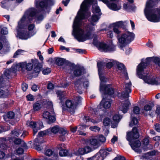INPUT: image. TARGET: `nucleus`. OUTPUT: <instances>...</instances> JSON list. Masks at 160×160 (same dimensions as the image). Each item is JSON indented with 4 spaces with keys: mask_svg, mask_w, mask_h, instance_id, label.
Masks as SVG:
<instances>
[{
    "mask_svg": "<svg viewBox=\"0 0 160 160\" xmlns=\"http://www.w3.org/2000/svg\"><path fill=\"white\" fill-rule=\"evenodd\" d=\"M117 68L119 70L121 71V75L125 78L124 90L121 93H118L116 91H115L113 88H111V97L114 98L118 95L122 100H124L125 103L121 104L119 107V109L123 113H125L127 112L130 104V102L128 101V98L129 94L132 91V84L131 81L128 79V73L124 65L118 62Z\"/></svg>",
    "mask_w": 160,
    "mask_h": 160,
    "instance_id": "1",
    "label": "nucleus"
},
{
    "mask_svg": "<svg viewBox=\"0 0 160 160\" xmlns=\"http://www.w3.org/2000/svg\"><path fill=\"white\" fill-rule=\"evenodd\" d=\"M90 14L89 11H79L74 21L73 28L75 37L79 42L90 39L91 32L94 30V27L90 24L85 25L83 30L80 28L81 20L89 17Z\"/></svg>",
    "mask_w": 160,
    "mask_h": 160,
    "instance_id": "2",
    "label": "nucleus"
},
{
    "mask_svg": "<svg viewBox=\"0 0 160 160\" xmlns=\"http://www.w3.org/2000/svg\"><path fill=\"white\" fill-rule=\"evenodd\" d=\"M127 21H119L112 24L113 30L118 35L117 45L121 50H124L123 48L133 41L135 34L128 31L126 28Z\"/></svg>",
    "mask_w": 160,
    "mask_h": 160,
    "instance_id": "3",
    "label": "nucleus"
},
{
    "mask_svg": "<svg viewBox=\"0 0 160 160\" xmlns=\"http://www.w3.org/2000/svg\"><path fill=\"white\" fill-rule=\"evenodd\" d=\"M156 57H151L146 58L145 61H142L137 66V74L139 78L142 79L145 83L149 84L158 85L160 83V79L158 78L150 76L146 67L152 62H154Z\"/></svg>",
    "mask_w": 160,
    "mask_h": 160,
    "instance_id": "4",
    "label": "nucleus"
},
{
    "mask_svg": "<svg viewBox=\"0 0 160 160\" xmlns=\"http://www.w3.org/2000/svg\"><path fill=\"white\" fill-rule=\"evenodd\" d=\"M33 18L41 21L43 19V16L39 11H27L18 22V28L20 29L25 28Z\"/></svg>",
    "mask_w": 160,
    "mask_h": 160,
    "instance_id": "5",
    "label": "nucleus"
},
{
    "mask_svg": "<svg viewBox=\"0 0 160 160\" xmlns=\"http://www.w3.org/2000/svg\"><path fill=\"white\" fill-rule=\"evenodd\" d=\"M139 136L137 128L136 127H135L132 128V131L127 133V139L129 141V144L135 152L140 153V152L138 151V148L141 145L140 141L137 140L134 143L132 142V140L138 138Z\"/></svg>",
    "mask_w": 160,
    "mask_h": 160,
    "instance_id": "6",
    "label": "nucleus"
},
{
    "mask_svg": "<svg viewBox=\"0 0 160 160\" xmlns=\"http://www.w3.org/2000/svg\"><path fill=\"white\" fill-rule=\"evenodd\" d=\"M54 3V0H35L34 2L37 10H50Z\"/></svg>",
    "mask_w": 160,
    "mask_h": 160,
    "instance_id": "7",
    "label": "nucleus"
},
{
    "mask_svg": "<svg viewBox=\"0 0 160 160\" xmlns=\"http://www.w3.org/2000/svg\"><path fill=\"white\" fill-rule=\"evenodd\" d=\"M144 14L146 18L150 22H160V11H144Z\"/></svg>",
    "mask_w": 160,
    "mask_h": 160,
    "instance_id": "8",
    "label": "nucleus"
},
{
    "mask_svg": "<svg viewBox=\"0 0 160 160\" xmlns=\"http://www.w3.org/2000/svg\"><path fill=\"white\" fill-rule=\"evenodd\" d=\"M98 107L99 109L104 112L108 111L110 108V97H103Z\"/></svg>",
    "mask_w": 160,
    "mask_h": 160,
    "instance_id": "9",
    "label": "nucleus"
},
{
    "mask_svg": "<svg viewBox=\"0 0 160 160\" xmlns=\"http://www.w3.org/2000/svg\"><path fill=\"white\" fill-rule=\"evenodd\" d=\"M54 114V113L53 111H51L50 113L48 111H45L43 113V117L48 120L49 123H51L54 122L56 120Z\"/></svg>",
    "mask_w": 160,
    "mask_h": 160,
    "instance_id": "10",
    "label": "nucleus"
},
{
    "mask_svg": "<svg viewBox=\"0 0 160 160\" xmlns=\"http://www.w3.org/2000/svg\"><path fill=\"white\" fill-rule=\"evenodd\" d=\"M100 91L103 92V97H110V85L101 83L100 86Z\"/></svg>",
    "mask_w": 160,
    "mask_h": 160,
    "instance_id": "11",
    "label": "nucleus"
},
{
    "mask_svg": "<svg viewBox=\"0 0 160 160\" xmlns=\"http://www.w3.org/2000/svg\"><path fill=\"white\" fill-rule=\"evenodd\" d=\"M93 44L95 45H98L99 48L103 51L107 52L109 51L110 48L109 45L103 42H98L96 40H93Z\"/></svg>",
    "mask_w": 160,
    "mask_h": 160,
    "instance_id": "12",
    "label": "nucleus"
},
{
    "mask_svg": "<svg viewBox=\"0 0 160 160\" xmlns=\"http://www.w3.org/2000/svg\"><path fill=\"white\" fill-rule=\"evenodd\" d=\"M93 2L90 0H84L81 3L79 10H89Z\"/></svg>",
    "mask_w": 160,
    "mask_h": 160,
    "instance_id": "13",
    "label": "nucleus"
},
{
    "mask_svg": "<svg viewBox=\"0 0 160 160\" xmlns=\"http://www.w3.org/2000/svg\"><path fill=\"white\" fill-rule=\"evenodd\" d=\"M122 118V116L118 114L114 115L113 117L111 123V127L113 128L117 127L119 122Z\"/></svg>",
    "mask_w": 160,
    "mask_h": 160,
    "instance_id": "14",
    "label": "nucleus"
},
{
    "mask_svg": "<svg viewBox=\"0 0 160 160\" xmlns=\"http://www.w3.org/2000/svg\"><path fill=\"white\" fill-rule=\"evenodd\" d=\"M66 105L68 111L71 114H73L75 112V108H76L75 105H74L72 101L70 100H67L66 101Z\"/></svg>",
    "mask_w": 160,
    "mask_h": 160,
    "instance_id": "15",
    "label": "nucleus"
},
{
    "mask_svg": "<svg viewBox=\"0 0 160 160\" xmlns=\"http://www.w3.org/2000/svg\"><path fill=\"white\" fill-rule=\"evenodd\" d=\"M30 36L29 33L27 31H20L18 30H17V37H18L20 39H26L30 37Z\"/></svg>",
    "mask_w": 160,
    "mask_h": 160,
    "instance_id": "16",
    "label": "nucleus"
},
{
    "mask_svg": "<svg viewBox=\"0 0 160 160\" xmlns=\"http://www.w3.org/2000/svg\"><path fill=\"white\" fill-rule=\"evenodd\" d=\"M84 68L79 66H76L74 68L73 73L76 77L79 76L84 73Z\"/></svg>",
    "mask_w": 160,
    "mask_h": 160,
    "instance_id": "17",
    "label": "nucleus"
},
{
    "mask_svg": "<svg viewBox=\"0 0 160 160\" xmlns=\"http://www.w3.org/2000/svg\"><path fill=\"white\" fill-rule=\"evenodd\" d=\"M154 6V2L152 0H148L146 3V7L144 10H160V9L157 8L152 9Z\"/></svg>",
    "mask_w": 160,
    "mask_h": 160,
    "instance_id": "18",
    "label": "nucleus"
},
{
    "mask_svg": "<svg viewBox=\"0 0 160 160\" xmlns=\"http://www.w3.org/2000/svg\"><path fill=\"white\" fill-rule=\"evenodd\" d=\"M94 12H93V13H94L96 12L97 13H98L99 14V15H93L91 17V23L92 25L94 26V25L93 23L94 22H96L100 18V15H101V13L100 12L101 11H94Z\"/></svg>",
    "mask_w": 160,
    "mask_h": 160,
    "instance_id": "19",
    "label": "nucleus"
},
{
    "mask_svg": "<svg viewBox=\"0 0 160 160\" xmlns=\"http://www.w3.org/2000/svg\"><path fill=\"white\" fill-rule=\"evenodd\" d=\"M109 153L104 150H100L99 153L96 154L98 156V159L101 160H103L105 157L108 155Z\"/></svg>",
    "mask_w": 160,
    "mask_h": 160,
    "instance_id": "20",
    "label": "nucleus"
},
{
    "mask_svg": "<svg viewBox=\"0 0 160 160\" xmlns=\"http://www.w3.org/2000/svg\"><path fill=\"white\" fill-rule=\"evenodd\" d=\"M90 143L91 146L94 149L98 148L100 145V143L97 139L95 138H92L90 140Z\"/></svg>",
    "mask_w": 160,
    "mask_h": 160,
    "instance_id": "21",
    "label": "nucleus"
},
{
    "mask_svg": "<svg viewBox=\"0 0 160 160\" xmlns=\"http://www.w3.org/2000/svg\"><path fill=\"white\" fill-rule=\"evenodd\" d=\"M22 130L18 128H15L11 133V136L13 137H18L22 133Z\"/></svg>",
    "mask_w": 160,
    "mask_h": 160,
    "instance_id": "22",
    "label": "nucleus"
},
{
    "mask_svg": "<svg viewBox=\"0 0 160 160\" xmlns=\"http://www.w3.org/2000/svg\"><path fill=\"white\" fill-rule=\"evenodd\" d=\"M7 81H8V80L6 78H4V76L1 75L0 77V87L2 88L6 86Z\"/></svg>",
    "mask_w": 160,
    "mask_h": 160,
    "instance_id": "23",
    "label": "nucleus"
},
{
    "mask_svg": "<svg viewBox=\"0 0 160 160\" xmlns=\"http://www.w3.org/2000/svg\"><path fill=\"white\" fill-rule=\"evenodd\" d=\"M97 65L98 68V74H100L102 73V71L105 65V63L101 62H98Z\"/></svg>",
    "mask_w": 160,
    "mask_h": 160,
    "instance_id": "24",
    "label": "nucleus"
},
{
    "mask_svg": "<svg viewBox=\"0 0 160 160\" xmlns=\"http://www.w3.org/2000/svg\"><path fill=\"white\" fill-rule=\"evenodd\" d=\"M59 154L61 156H68L71 157L72 156V153H69L68 151L65 149L60 150L59 152Z\"/></svg>",
    "mask_w": 160,
    "mask_h": 160,
    "instance_id": "25",
    "label": "nucleus"
},
{
    "mask_svg": "<svg viewBox=\"0 0 160 160\" xmlns=\"http://www.w3.org/2000/svg\"><path fill=\"white\" fill-rule=\"evenodd\" d=\"M123 8L125 9H128L129 10H135L136 9V7L134 5H131L129 3L127 4L124 3L123 4Z\"/></svg>",
    "mask_w": 160,
    "mask_h": 160,
    "instance_id": "26",
    "label": "nucleus"
},
{
    "mask_svg": "<svg viewBox=\"0 0 160 160\" xmlns=\"http://www.w3.org/2000/svg\"><path fill=\"white\" fill-rule=\"evenodd\" d=\"M13 0H4L1 2V6L3 8L7 9L9 2Z\"/></svg>",
    "mask_w": 160,
    "mask_h": 160,
    "instance_id": "27",
    "label": "nucleus"
},
{
    "mask_svg": "<svg viewBox=\"0 0 160 160\" xmlns=\"http://www.w3.org/2000/svg\"><path fill=\"white\" fill-rule=\"evenodd\" d=\"M12 73V72L11 69H7L4 72V75H3L4 78H6L7 79H8L9 78Z\"/></svg>",
    "mask_w": 160,
    "mask_h": 160,
    "instance_id": "28",
    "label": "nucleus"
},
{
    "mask_svg": "<svg viewBox=\"0 0 160 160\" xmlns=\"http://www.w3.org/2000/svg\"><path fill=\"white\" fill-rule=\"evenodd\" d=\"M132 113L131 114V117L132 118L130 122L129 125V126L131 127H132L134 125H136L138 122V121L137 119L134 117L132 118Z\"/></svg>",
    "mask_w": 160,
    "mask_h": 160,
    "instance_id": "29",
    "label": "nucleus"
},
{
    "mask_svg": "<svg viewBox=\"0 0 160 160\" xmlns=\"http://www.w3.org/2000/svg\"><path fill=\"white\" fill-rule=\"evenodd\" d=\"M9 94L8 90L5 91L0 88V98H6Z\"/></svg>",
    "mask_w": 160,
    "mask_h": 160,
    "instance_id": "30",
    "label": "nucleus"
},
{
    "mask_svg": "<svg viewBox=\"0 0 160 160\" xmlns=\"http://www.w3.org/2000/svg\"><path fill=\"white\" fill-rule=\"evenodd\" d=\"M65 62V59L62 58H57L56 60V63L58 66H62Z\"/></svg>",
    "mask_w": 160,
    "mask_h": 160,
    "instance_id": "31",
    "label": "nucleus"
},
{
    "mask_svg": "<svg viewBox=\"0 0 160 160\" xmlns=\"http://www.w3.org/2000/svg\"><path fill=\"white\" fill-rule=\"evenodd\" d=\"M14 113L11 111L7 113L6 115L4 117V118L5 119L6 118L9 119H12L14 117Z\"/></svg>",
    "mask_w": 160,
    "mask_h": 160,
    "instance_id": "32",
    "label": "nucleus"
},
{
    "mask_svg": "<svg viewBox=\"0 0 160 160\" xmlns=\"http://www.w3.org/2000/svg\"><path fill=\"white\" fill-rule=\"evenodd\" d=\"M158 152L155 151H153L151 152H149L143 155L144 157L147 158L149 156H153L154 155H157Z\"/></svg>",
    "mask_w": 160,
    "mask_h": 160,
    "instance_id": "33",
    "label": "nucleus"
},
{
    "mask_svg": "<svg viewBox=\"0 0 160 160\" xmlns=\"http://www.w3.org/2000/svg\"><path fill=\"white\" fill-rule=\"evenodd\" d=\"M59 128L58 126H54L52 127L51 129H48V130H50V133L51 132H52L54 133H56L58 132L59 131Z\"/></svg>",
    "mask_w": 160,
    "mask_h": 160,
    "instance_id": "34",
    "label": "nucleus"
},
{
    "mask_svg": "<svg viewBox=\"0 0 160 160\" xmlns=\"http://www.w3.org/2000/svg\"><path fill=\"white\" fill-rule=\"evenodd\" d=\"M50 133V130L47 129V130L41 131L39 132L38 133V135L39 137H43L44 135L48 134Z\"/></svg>",
    "mask_w": 160,
    "mask_h": 160,
    "instance_id": "35",
    "label": "nucleus"
},
{
    "mask_svg": "<svg viewBox=\"0 0 160 160\" xmlns=\"http://www.w3.org/2000/svg\"><path fill=\"white\" fill-rule=\"evenodd\" d=\"M33 107L34 110L35 111L39 110L41 108L40 104L38 102L34 103L33 105Z\"/></svg>",
    "mask_w": 160,
    "mask_h": 160,
    "instance_id": "36",
    "label": "nucleus"
},
{
    "mask_svg": "<svg viewBox=\"0 0 160 160\" xmlns=\"http://www.w3.org/2000/svg\"><path fill=\"white\" fill-rule=\"evenodd\" d=\"M103 122L105 126H108L110 123V119L108 118H105L104 119Z\"/></svg>",
    "mask_w": 160,
    "mask_h": 160,
    "instance_id": "37",
    "label": "nucleus"
},
{
    "mask_svg": "<svg viewBox=\"0 0 160 160\" xmlns=\"http://www.w3.org/2000/svg\"><path fill=\"white\" fill-rule=\"evenodd\" d=\"M56 93L60 100H61L64 96V92H62L61 91H57Z\"/></svg>",
    "mask_w": 160,
    "mask_h": 160,
    "instance_id": "38",
    "label": "nucleus"
},
{
    "mask_svg": "<svg viewBox=\"0 0 160 160\" xmlns=\"http://www.w3.org/2000/svg\"><path fill=\"white\" fill-rule=\"evenodd\" d=\"M82 78H80L79 79L75 81L74 83L75 85V87H78L81 86V85L83 81Z\"/></svg>",
    "mask_w": 160,
    "mask_h": 160,
    "instance_id": "39",
    "label": "nucleus"
},
{
    "mask_svg": "<svg viewBox=\"0 0 160 160\" xmlns=\"http://www.w3.org/2000/svg\"><path fill=\"white\" fill-rule=\"evenodd\" d=\"M119 9L116 4L114 3H111V10H119Z\"/></svg>",
    "mask_w": 160,
    "mask_h": 160,
    "instance_id": "40",
    "label": "nucleus"
},
{
    "mask_svg": "<svg viewBox=\"0 0 160 160\" xmlns=\"http://www.w3.org/2000/svg\"><path fill=\"white\" fill-rule=\"evenodd\" d=\"M118 62L116 60L111 59V68L113 67L114 68H117V66Z\"/></svg>",
    "mask_w": 160,
    "mask_h": 160,
    "instance_id": "41",
    "label": "nucleus"
},
{
    "mask_svg": "<svg viewBox=\"0 0 160 160\" xmlns=\"http://www.w3.org/2000/svg\"><path fill=\"white\" fill-rule=\"evenodd\" d=\"M133 112L134 113L137 114L140 112V108L137 106H135L133 108Z\"/></svg>",
    "mask_w": 160,
    "mask_h": 160,
    "instance_id": "42",
    "label": "nucleus"
},
{
    "mask_svg": "<svg viewBox=\"0 0 160 160\" xmlns=\"http://www.w3.org/2000/svg\"><path fill=\"white\" fill-rule=\"evenodd\" d=\"M13 142L15 144L19 145L22 144V142H23V141L19 138H15Z\"/></svg>",
    "mask_w": 160,
    "mask_h": 160,
    "instance_id": "43",
    "label": "nucleus"
},
{
    "mask_svg": "<svg viewBox=\"0 0 160 160\" xmlns=\"http://www.w3.org/2000/svg\"><path fill=\"white\" fill-rule=\"evenodd\" d=\"M152 108V106L150 105L146 104L144 106L143 110L148 111L151 110Z\"/></svg>",
    "mask_w": 160,
    "mask_h": 160,
    "instance_id": "44",
    "label": "nucleus"
},
{
    "mask_svg": "<svg viewBox=\"0 0 160 160\" xmlns=\"http://www.w3.org/2000/svg\"><path fill=\"white\" fill-rule=\"evenodd\" d=\"M24 52V51L21 49L18 50L14 53L13 57L14 58H16L17 56L22 54V53Z\"/></svg>",
    "mask_w": 160,
    "mask_h": 160,
    "instance_id": "45",
    "label": "nucleus"
},
{
    "mask_svg": "<svg viewBox=\"0 0 160 160\" xmlns=\"http://www.w3.org/2000/svg\"><path fill=\"white\" fill-rule=\"evenodd\" d=\"M90 128L92 131L96 132H98L100 130V128L96 126L91 127Z\"/></svg>",
    "mask_w": 160,
    "mask_h": 160,
    "instance_id": "46",
    "label": "nucleus"
},
{
    "mask_svg": "<svg viewBox=\"0 0 160 160\" xmlns=\"http://www.w3.org/2000/svg\"><path fill=\"white\" fill-rule=\"evenodd\" d=\"M100 78L101 81L102 82H106L108 81H109V79L106 78L104 76H102V73L100 74H99Z\"/></svg>",
    "mask_w": 160,
    "mask_h": 160,
    "instance_id": "47",
    "label": "nucleus"
},
{
    "mask_svg": "<svg viewBox=\"0 0 160 160\" xmlns=\"http://www.w3.org/2000/svg\"><path fill=\"white\" fill-rule=\"evenodd\" d=\"M116 46L112 42V41H111V52H113V51L116 50Z\"/></svg>",
    "mask_w": 160,
    "mask_h": 160,
    "instance_id": "48",
    "label": "nucleus"
},
{
    "mask_svg": "<svg viewBox=\"0 0 160 160\" xmlns=\"http://www.w3.org/2000/svg\"><path fill=\"white\" fill-rule=\"evenodd\" d=\"M84 154H85V151H84V149L83 148H79L76 153L77 155H83Z\"/></svg>",
    "mask_w": 160,
    "mask_h": 160,
    "instance_id": "49",
    "label": "nucleus"
},
{
    "mask_svg": "<svg viewBox=\"0 0 160 160\" xmlns=\"http://www.w3.org/2000/svg\"><path fill=\"white\" fill-rule=\"evenodd\" d=\"M41 68L40 65L36 66L34 68V72L36 73H38L41 71Z\"/></svg>",
    "mask_w": 160,
    "mask_h": 160,
    "instance_id": "50",
    "label": "nucleus"
},
{
    "mask_svg": "<svg viewBox=\"0 0 160 160\" xmlns=\"http://www.w3.org/2000/svg\"><path fill=\"white\" fill-rule=\"evenodd\" d=\"M32 68V64L31 63L27 64L26 69L28 71H31Z\"/></svg>",
    "mask_w": 160,
    "mask_h": 160,
    "instance_id": "51",
    "label": "nucleus"
},
{
    "mask_svg": "<svg viewBox=\"0 0 160 160\" xmlns=\"http://www.w3.org/2000/svg\"><path fill=\"white\" fill-rule=\"evenodd\" d=\"M42 73L44 75L48 74L51 72V69L50 68H47L46 69H44L42 71Z\"/></svg>",
    "mask_w": 160,
    "mask_h": 160,
    "instance_id": "52",
    "label": "nucleus"
},
{
    "mask_svg": "<svg viewBox=\"0 0 160 160\" xmlns=\"http://www.w3.org/2000/svg\"><path fill=\"white\" fill-rule=\"evenodd\" d=\"M53 153V152L50 149H48L45 152L46 155L50 156Z\"/></svg>",
    "mask_w": 160,
    "mask_h": 160,
    "instance_id": "53",
    "label": "nucleus"
},
{
    "mask_svg": "<svg viewBox=\"0 0 160 160\" xmlns=\"http://www.w3.org/2000/svg\"><path fill=\"white\" fill-rule=\"evenodd\" d=\"M84 151H85V153H88L91 151V148L89 146H87L83 148Z\"/></svg>",
    "mask_w": 160,
    "mask_h": 160,
    "instance_id": "54",
    "label": "nucleus"
},
{
    "mask_svg": "<svg viewBox=\"0 0 160 160\" xmlns=\"http://www.w3.org/2000/svg\"><path fill=\"white\" fill-rule=\"evenodd\" d=\"M59 133L60 134V135L64 136L66 133V132L63 128H59V131H58Z\"/></svg>",
    "mask_w": 160,
    "mask_h": 160,
    "instance_id": "55",
    "label": "nucleus"
},
{
    "mask_svg": "<svg viewBox=\"0 0 160 160\" xmlns=\"http://www.w3.org/2000/svg\"><path fill=\"white\" fill-rule=\"evenodd\" d=\"M149 143V140L148 138H145L142 141L143 144L145 146H147L148 145Z\"/></svg>",
    "mask_w": 160,
    "mask_h": 160,
    "instance_id": "56",
    "label": "nucleus"
},
{
    "mask_svg": "<svg viewBox=\"0 0 160 160\" xmlns=\"http://www.w3.org/2000/svg\"><path fill=\"white\" fill-rule=\"evenodd\" d=\"M32 62L35 66H36L40 65V64L39 63L38 60L37 59H32Z\"/></svg>",
    "mask_w": 160,
    "mask_h": 160,
    "instance_id": "57",
    "label": "nucleus"
},
{
    "mask_svg": "<svg viewBox=\"0 0 160 160\" xmlns=\"http://www.w3.org/2000/svg\"><path fill=\"white\" fill-rule=\"evenodd\" d=\"M154 128L157 132H160V124H156L154 125Z\"/></svg>",
    "mask_w": 160,
    "mask_h": 160,
    "instance_id": "58",
    "label": "nucleus"
},
{
    "mask_svg": "<svg viewBox=\"0 0 160 160\" xmlns=\"http://www.w3.org/2000/svg\"><path fill=\"white\" fill-rule=\"evenodd\" d=\"M99 142H104L105 141V137L102 135H99L98 137Z\"/></svg>",
    "mask_w": 160,
    "mask_h": 160,
    "instance_id": "59",
    "label": "nucleus"
},
{
    "mask_svg": "<svg viewBox=\"0 0 160 160\" xmlns=\"http://www.w3.org/2000/svg\"><path fill=\"white\" fill-rule=\"evenodd\" d=\"M75 89L77 90V92L79 94H81L82 93V88L81 86L78 87H75Z\"/></svg>",
    "mask_w": 160,
    "mask_h": 160,
    "instance_id": "60",
    "label": "nucleus"
},
{
    "mask_svg": "<svg viewBox=\"0 0 160 160\" xmlns=\"http://www.w3.org/2000/svg\"><path fill=\"white\" fill-rule=\"evenodd\" d=\"M35 27V26L34 24H30L28 26V30L29 31H31L33 30Z\"/></svg>",
    "mask_w": 160,
    "mask_h": 160,
    "instance_id": "61",
    "label": "nucleus"
},
{
    "mask_svg": "<svg viewBox=\"0 0 160 160\" xmlns=\"http://www.w3.org/2000/svg\"><path fill=\"white\" fill-rule=\"evenodd\" d=\"M1 33L2 34H6L8 33L7 28H2L1 31Z\"/></svg>",
    "mask_w": 160,
    "mask_h": 160,
    "instance_id": "62",
    "label": "nucleus"
},
{
    "mask_svg": "<svg viewBox=\"0 0 160 160\" xmlns=\"http://www.w3.org/2000/svg\"><path fill=\"white\" fill-rule=\"evenodd\" d=\"M113 160H125V158L123 157L120 155H118Z\"/></svg>",
    "mask_w": 160,
    "mask_h": 160,
    "instance_id": "63",
    "label": "nucleus"
},
{
    "mask_svg": "<svg viewBox=\"0 0 160 160\" xmlns=\"http://www.w3.org/2000/svg\"><path fill=\"white\" fill-rule=\"evenodd\" d=\"M155 61L154 63L156 65H158L160 67V59L156 57V58H155Z\"/></svg>",
    "mask_w": 160,
    "mask_h": 160,
    "instance_id": "64",
    "label": "nucleus"
}]
</instances>
